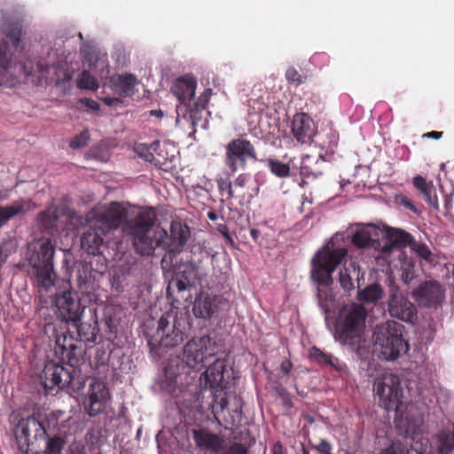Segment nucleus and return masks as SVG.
<instances>
[{"instance_id":"obj_1","label":"nucleus","mask_w":454,"mask_h":454,"mask_svg":"<svg viewBox=\"0 0 454 454\" xmlns=\"http://www.w3.org/2000/svg\"><path fill=\"white\" fill-rule=\"evenodd\" d=\"M121 231L141 255L152 254L156 247L171 254L180 253L191 235L189 227L180 222L171 223L168 235L163 228L155 224V214L151 210H140L129 216L121 225Z\"/></svg>"},{"instance_id":"obj_2","label":"nucleus","mask_w":454,"mask_h":454,"mask_svg":"<svg viewBox=\"0 0 454 454\" xmlns=\"http://www.w3.org/2000/svg\"><path fill=\"white\" fill-rule=\"evenodd\" d=\"M373 391L379 397V403L386 411L394 410L396 428L408 435L416 434L423 424V417L419 409L403 401V390L399 377L393 373H385L378 377Z\"/></svg>"},{"instance_id":"obj_3","label":"nucleus","mask_w":454,"mask_h":454,"mask_svg":"<svg viewBox=\"0 0 454 454\" xmlns=\"http://www.w3.org/2000/svg\"><path fill=\"white\" fill-rule=\"evenodd\" d=\"M127 219L125 207L118 202L95 206L88 213L87 225L81 237L82 247L89 254H96L105 238Z\"/></svg>"},{"instance_id":"obj_4","label":"nucleus","mask_w":454,"mask_h":454,"mask_svg":"<svg viewBox=\"0 0 454 454\" xmlns=\"http://www.w3.org/2000/svg\"><path fill=\"white\" fill-rule=\"evenodd\" d=\"M215 343L208 337L203 336L192 339L184 347V359L170 358L164 370V380L161 387L168 393L173 394L179 384H182V375L189 368L200 369L205 362L214 356Z\"/></svg>"},{"instance_id":"obj_5","label":"nucleus","mask_w":454,"mask_h":454,"mask_svg":"<svg viewBox=\"0 0 454 454\" xmlns=\"http://www.w3.org/2000/svg\"><path fill=\"white\" fill-rule=\"evenodd\" d=\"M346 255V249L338 248L331 250V248L326 246L312 259V278L319 285L323 286L318 288V305L325 311L332 309L334 301V297L328 289V286L333 282L332 273Z\"/></svg>"},{"instance_id":"obj_6","label":"nucleus","mask_w":454,"mask_h":454,"mask_svg":"<svg viewBox=\"0 0 454 454\" xmlns=\"http://www.w3.org/2000/svg\"><path fill=\"white\" fill-rule=\"evenodd\" d=\"M55 244L50 239L42 238L28 244L26 258L31 266L36 286L49 291L55 283L56 273L53 266Z\"/></svg>"},{"instance_id":"obj_7","label":"nucleus","mask_w":454,"mask_h":454,"mask_svg":"<svg viewBox=\"0 0 454 454\" xmlns=\"http://www.w3.org/2000/svg\"><path fill=\"white\" fill-rule=\"evenodd\" d=\"M367 310L363 304L349 303L338 314L334 337L343 345L354 346L361 339L365 327Z\"/></svg>"},{"instance_id":"obj_8","label":"nucleus","mask_w":454,"mask_h":454,"mask_svg":"<svg viewBox=\"0 0 454 454\" xmlns=\"http://www.w3.org/2000/svg\"><path fill=\"white\" fill-rule=\"evenodd\" d=\"M403 325L395 321L388 320L377 325L373 330L372 340L380 348L382 357L386 360H395L402 352L408 349L403 340Z\"/></svg>"},{"instance_id":"obj_9","label":"nucleus","mask_w":454,"mask_h":454,"mask_svg":"<svg viewBox=\"0 0 454 454\" xmlns=\"http://www.w3.org/2000/svg\"><path fill=\"white\" fill-rule=\"evenodd\" d=\"M56 312L58 317L66 322H73L80 336H84L86 340H93L95 338V326L87 325L81 322L82 309L75 295L70 291H64L56 295Z\"/></svg>"},{"instance_id":"obj_10","label":"nucleus","mask_w":454,"mask_h":454,"mask_svg":"<svg viewBox=\"0 0 454 454\" xmlns=\"http://www.w3.org/2000/svg\"><path fill=\"white\" fill-rule=\"evenodd\" d=\"M76 374L75 369L70 371L62 364L51 361L45 364L40 380L46 389H52L56 386L59 388L70 387L73 389H80L82 383Z\"/></svg>"},{"instance_id":"obj_11","label":"nucleus","mask_w":454,"mask_h":454,"mask_svg":"<svg viewBox=\"0 0 454 454\" xmlns=\"http://www.w3.org/2000/svg\"><path fill=\"white\" fill-rule=\"evenodd\" d=\"M14 435L20 451L25 454H37L32 447L37 441L44 440L46 430L35 417H28L20 420L14 428Z\"/></svg>"},{"instance_id":"obj_12","label":"nucleus","mask_w":454,"mask_h":454,"mask_svg":"<svg viewBox=\"0 0 454 454\" xmlns=\"http://www.w3.org/2000/svg\"><path fill=\"white\" fill-rule=\"evenodd\" d=\"M387 307V312L392 317L410 323L417 318L416 306L394 282H391L388 286Z\"/></svg>"},{"instance_id":"obj_13","label":"nucleus","mask_w":454,"mask_h":454,"mask_svg":"<svg viewBox=\"0 0 454 454\" xmlns=\"http://www.w3.org/2000/svg\"><path fill=\"white\" fill-rule=\"evenodd\" d=\"M184 320L176 316L167 315L158 321L157 337L162 347L172 348L184 340Z\"/></svg>"},{"instance_id":"obj_14","label":"nucleus","mask_w":454,"mask_h":454,"mask_svg":"<svg viewBox=\"0 0 454 454\" xmlns=\"http://www.w3.org/2000/svg\"><path fill=\"white\" fill-rule=\"evenodd\" d=\"M446 289L437 280H427L419 284L411 295L420 307L437 308L445 299Z\"/></svg>"},{"instance_id":"obj_15","label":"nucleus","mask_w":454,"mask_h":454,"mask_svg":"<svg viewBox=\"0 0 454 454\" xmlns=\"http://www.w3.org/2000/svg\"><path fill=\"white\" fill-rule=\"evenodd\" d=\"M248 159H255L253 145L245 139H234L226 146L225 164L232 173L244 168Z\"/></svg>"},{"instance_id":"obj_16","label":"nucleus","mask_w":454,"mask_h":454,"mask_svg":"<svg viewBox=\"0 0 454 454\" xmlns=\"http://www.w3.org/2000/svg\"><path fill=\"white\" fill-rule=\"evenodd\" d=\"M89 388L83 399V405L90 416L102 412L109 400V392L102 381L96 379L89 380Z\"/></svg>"},{"instance_id":"obj_17","label":"nucleus","mask_w":454,"mask_h":454,"mask_svg":"<svg viewBox=\"0 0 454 454\" xmlns=\"http://www.w3.org/2000/svg\"><path fill=\"white\" fill-rule=\"evenodd\" d=\"M292 133L298 142L309 143L316 134L312 119L304 113L295 114L292 121Z\"/></svg>"},{"instance_id":"obj_18","label":"nucleus","mask_w":454,"mask_h":454,"mask_svg":"<svg viewBox=\"0 0 454 454\" xmlns=\"http://www.w3.org/2000/svg\"><path fill=\"white\" fill-rule=\"evenodd\" d=\"M10 54L6 46L0 43V67L4 69L7 75H10L15 81H20L22 77L28 78L32 75V67L25 63H16L12 65L10 61Z\"/></svg>"},{"instance_id":"obj_19","label":"nucleus","mask_w":454,"mask_h":454,"mask_svg":"<svg viewBox=\"0 0 454 454\" xmlns=\"http://www.w3.org/2000/svg\"><path fill=\"white\" fill-rule=\"evenodd\" d=\"M227 372L225 361L223 359H216L207 367L205 372L201 374L200 380H204L205 385L211 388H225V374Z\"/></svg>"},{"instance_id":"obj_20","label":"nucleus","mask_w":454,"mask_h":454,"mask_svg":"<svg viewBox=\"0 0 454 454\" xmlns=\"http://www.w3.org/2000/svg\"><path fill=\"white\" fill-rule=\"evenodd\" d=\"M36 208V205L30 199H20L7 206L0 207V227L11 219L23 215Z\"/></svg>"},{"instance_id":"obj_21","label":"nucleus","mask_w":454,"mask_h":454,"mask_svg":"<svg viewBox=\"0 0 454 454\" xmlns=\"http://www.w3.org/2000/svg\"><path fill=\"white\" fill-rule=\"evenodd\" d=\"M221 302L220 297L200 294L193 302V314L196 317L209 318L217 312Z\"/></svg>"},{"instance_id":"obj_22","label":"nucleus","mask_w":454,"mask_h":454,"mask_svg":"<svg viewBox=\"0 0 454 454\" xmlns=\"http://www.w3.org/2000/svg\"><path fill=\"white\" fill-rule=\"evenodd\" d=\"M381 238L386 239L389 245H385L383 252L388 253L395 247L410 246L413 241L412 237L406 231L400 229L384 228L382 229Z\"/></svg>"},{"instance_id":"obj_23","label":"nucleus","mask_w":454,"mask_h":454,"mask_svg":"<svg viewBox=\"0 0 454 454\" xmlns=\"http://www.w3.org/2000/svg\"><path fill=\"white\" fill-rule=\"evenodd\" d=\"M111 89L120 96H131L137 84V77L132 74H114L110 77Z\"/></svg>"},{"instance_id":"obj_24","label":"nucleus","mask_w":454,"mask_h":454,"mask_svg":"<svg viewBox=\"0 0 454 454\" xmlns=\"http://www.w3.org/2000/svg\"><path fill=\"white\" fill-rule=\"evenodd\" d=\"M196 90V81L191 76L176 79L171 87L173 94L182 102L187 104L193 99Z\"/></svg>"},{"instance_id":"obj_25","label":"nucleus","mask_w":454,"mask_h":454,"mask_svg":"<svg viewBox=\"0 0 454 454\" xmlns=\"http://www.w3.org/2000/svg\"><path fill=\"white\" fill-rule=\"evenodd\" d=\"M192 437L200 448L215 452L223 449L224 441L207 430L194 429L192 430Z\"/></svg>"},{"instance_id":"obj_26","label":"nucleus","mask_w":454,"mask_h":454,"mask_svg":"<svg viewBox=\"0 0 454 454\" xmlns=\"http://www.w3.org/2000/svg\"><path fill=\"white\" fill-rule=\"evenodd\" d=\"M381 232L382 229L373 224H369L357 231L354 234L352 241L360 248L373 246V243L379 241L381 238Z\"/></svg>"},{"instance_id":"obj_27","label":"nucleus","mask_w":454,"mask_h":454,"mask_svg":"<svg viewBox=\"0 0 454 454\" xmlns=\"http://www.w3.org/2000/svg\"><path fill=\"white\" fill-rule=\"evenodd\" d=\"M360 278H363V275L360 273L359 266L356 263H350L340 271L339 280L345 291H350L355 287L354 279L359 283Z\"/></svg>"},{"instance_id":"obj_28","label":"nucleus","mask_w":454,"mask_h":454,"mask_svg":"<svg viewBox=\"0 0 454 454\" xmlns=\"http://www.w3.org/2000/svg\"><path fill=\"white\" fill-rule=\"evenodd\" d=\"M385 295V291L380 285L372 283L358 292V300L364 303H377Z\"/></svg>"},{"instance_id":"obj_29","label":"nucleus","mask_w":454,"mask_h":454,"mask_svg":"<svg viewBox=\"0 0 454 454\" xmlns=\"http://www.w3.org/2000/svg\"><path fill=\"white\" fill-rule=\"evenodd\" d=\"M59 214L61 215L60 208L53 204L51 205L38 215L39 224L46 230L57 228Z\"/></svg>"},{"instance_id":"obj_30","label":"nucleus","mask_w":454,"mask_h":454,"mask_svg":"<svg viewBox=\"0 0 454 454\" xmlns=\"http://www.w3.org/2000/svg\"><path fill=\"white\" fill-rule=\"evenodd\" d=\"M61 215L66 217L68 230H78L80 228H85L88 221V215L83 217L78 215L74 209L67 206H62L60 207Z\"/></svg>"},{"instance_id":"obj_31","label":"nucleus","mask_w":454,"mask_h":454,"mask_svg":"<svg viewBox=\"0 0 454 454\" xmlns=\"http://www.w3.org/2000/svg\"><path fill=\"white\" fill-rule=\"evenodd\" d=\"M323 163L321 155H306L302 158L301 168L303 174L317 176L321 174Z\"/></svg>"},{"instance_id":"obj_32","label":"nucleus","mask_w":454,"mask_h":454,"mask_svg":"<svg viewBox=\"0 0 454 454\" xmlns=\"http://www.w3.org/2000/svg\"><path fill=\"white\" fill-rule=\"evenodd\" d=\"M36 72L39 73L36 82L38 84L51 82L59 84L60 82V78L55 77V74L58 73V68L54 66H47L38 63L36 65Z\"/></svg>"},{"instance_id":"obj_33","label":"nucleus","mask_w":454,"mask_h":454,"mask_svg":"<svg viewBox=\"0 0 454 454\" xmlns=\"http://www.w3.org/2000/svg\"><path fill=\"white\" fill-rule=\"evenodd\" d=\"M242 406L243 402L241 398L236 395H229L221 402L222 410H228L229 411H232V419L240 421L242 418Z\"/></svg>"},{"instance_id":"obj_34","label":"nucleus","mask_w":454,"mask_h":454,"mask_svg":"<svg viewBox=\"0 0 454 454\" xmlns=\"http://www.w3.org/2000/svg\"><path fill=\"white\" fill-rule=\"evenodd\" d=\"M80 52L82 56V61L87 63L90 68L97 66L102 56L98 48L90 43H83Z\"/></svg>"},{"instance_id":"obj_35","label":"nucleus","mask_w":454,"mask_h":454,"mask_svg":"<svg viewBox=\"0 0 454 454\" xmlns=\"http://www.w3.org/2000/svg\"><path fill=\"white\" fill-rule=\"evenodd\" d=\"M160 148L159 141L153 142L150 145L140 144L136 146L135 151L137 155L143 158L145 160L154 163L155 165L160 164V160L155 157L154 153Z\"/></svg>"},{"instance_id":"obj_36","label":"nucleus","mask_w":454,"mask_h":454,"mask_svg":"<svg viewBox=\"0 0 454 454\" xmlns=\"http://www.w3.org/2000/svg\"><path fill=\"white\" fill-rule=\"evenodd\" d=\"M1 28L3 33L12 40L13 45L18 48L22 36L21 26L16 22L4 21Z\"/></svg>"},{"instance_id":"obj_37","label":"nucleus","mask_w":454,"mask_h":454,"mask_svg":"<svg viewBox=\"0 0 454 454\" xmlns=\"http://www.w3.org/2000/svg\"><path fill=\"white\" fill-rule=\"evenodd\" d=\"M413 184L422 192L431 205H434L436 203V199L434 194V189L431 183H427L422 176H419L413 178Z\"/></svg>"},{"instance_id":"obj_38","label":"nucleus","mask_w":454,"mask_h":454,"mask_svg":"<svg viewBox=\"0 0 454 454\" xmlns=\"http://www.w3.org/2000/svg\"><path fill=\"white\" fill-rule=\"evenodd\" d=\"M438 452L450 454L454 450V430L443 431L438 435Z\"/></svg>"},{"instance_id":"obj_39","label":"nucleus","mask_w":454,"mask_h":454,"mask_svg":"<svg viewBox=\"0 0 454 454\" xmlns=\"http://www.w3.org/2000/svg\"><path fill=\"white\" fill-rule=\"evenodd\" d=\"M76 83L79 88L84 90H97L98 89L96 78L85 70L78 75Z\"/></svg>"},{"instance_id":"obj_40","label":"nucleus","mask_w":454,"mask_h":454,"mask_svg":"<svg viewBox=\"0 0 454 454\" xmlns=\"http://www.w3.org/2000/svg\"><path fill=\"white\" fill-rule=\"evenodd\" d=\"M76 350V344L74 343L72 338H69L68 348L65 351L64 356H62V359L68 361L69 366L67 369L70 371L75 369L74 366L79 361L80 353H77Z\"/></svg>"},{"instance_id":"obj_41","label":"nucleus","mask_w":454,"mask_h":454,"mask_svg":"<svg viewBox=\"0 0 454 454\" xmlns=\"http://www.w3.org/2000/svg\"><path fill=\"white\" fill-rule=\"evenodd\" d=\"M196 271L195 268L192 264L185 263L178 267L176 276L182 278L183 279H187L190 285H193V279L195 278Z\"/></svg>"},{"instance_id":"obj_42","label":"nucleus","mask_w":454,"mask_h":454,"mask_svg":"<svg viewBox=\"0 0 454 454\" xmlns=\"http://www.w3.org/2000/svg\"><path fill=\"white\" fill-rule=\"evenodd\" d=\"M310 356L321 364L334 366V358L332 355L325 354L317 348H312L310 350Z\"/></svg>"},{"instance_id":"obj_43","label":"nucleus","mask_w":454,"mask_h":454,"mask_svg":"<svg viewBox=\"0 0 454 454\" xmlns=\"http://www.w3.org/2000/svg\"><path fill=\"white\" fill-rule=\"evenodd\" d=\"M191 286L192 285L189 284L187 279H183L180 276H175V278L169 281L167 292L169 294L171 290L176 289L180 293Z\"/></svg>"},{"instance_id":"obj_44","label":"nucleus","mask_w":454,"mask_h":454,"mask_svg":"<svg viewBox=\"0 0 454 454\" xmlns=\"http://www.w3.org/2000/svg\"><path fill=\"white\" fill-rule=\"evenodd\" d=\"M65 442L60 437H53L47 442L45 450L50 454H61Z\"/></svg>"},{"instance_id":"obj_45","label":"nucleus","mask_w":454,"mask_h":454,"mask_svg":"<svg viewBox=\"0 0 454 454\" xmlns=\"http://www.w3.org/2000/svg\"><path fill=\"white\" fill-rule=\"evenodd\" d=\"M90 139V134L87 129L82 130L78 136L74 137L70 142V146L74 149L84 147Z\"/></svg>"},{"instance_id":"obj_46","label":"nucleus","mask_w":454,"mask_h":454,"mask_svg":"<svg viewBox=\"0 0 454 454\" xmlns=\"http://www.w3.org/2000/svg\"><path fill=\"white\" fill-rule=\"evenodd\" d=\"M271 171L279 177H286L289 176L290 168L287 164L278 161H270Z\"/></svg>"},{"instance_id":"obj_47","label":"nucleus","mask_w":454,"mask_h":454,"mask_svg":"<svg viewBox=\"0 0 454 454\" xmlns=\"http://www.w3.org/2000/svg\"><path fill=\"white\" fill-rule=\"evenodd\" d=\"M411 247L413 251H415L421 258L429 260L431 256V251L428 247L423 243H419L416 241H412L411 244Z\"/></svg>"},{"instance_id":"obj_48","label":"nucleus","mask_w":454,"mask_h":454,"mask_svg":"<svg viewBox=\"0 0 454 454\" xmlns=\"http://www.w3.org/2000/svg\"><path fill=\"white\" fill-rule=\"evenodd\" d=\"M69 338L71 336H59L56 339V352H60L61 356H64L65 351L68 348Z\"/></svg>"},{"instance_id":"obj_49","label":"nucleus","mask_w":454,"mask_h":454,"mask_svg":"<svg viewBox=\"0 0 454 454\" xmlns=\"http://www.w3.org/2000/svg\"><path fill=\"white\" fill-rule=\"evenodd\" d=\"M77 285L79 291L82 294H90L93 290L92 283L83 278L80 272L77 278Z\"/></svg>"},{"instance_id":"obj_50","label":"nucleus","mask_w":454,"mask_h":454,"mask_svg":"<svg viewBox=\"0 0 454 454\" xmlns=\"http://www.w3.org/2000/svg\"><path fill=\"white\" fill-rule=\"evenodd\" d=\"M380 454H405V447L399 442H393Z\"/></svg>"},{"instance_id":"obj_51","label":"nucleus","mask_w":454,"mask_h":454,"mask_svg":"<svg viewBox=\"0 0 454 454\" xmlns=\"http://www.w3.org/2000/svg\"><path fill=\"white\" fill-rule=\"evenodd\" d=\"M217 184H218L219 190L222 192L224 191L226 192L227 198H232L234 196V192H233V190L231 187V183L230 181L220 178L217 180Z\"/></svg>"},{"instance_id":"obj_52","label":"nucleus","mask_w":454,"mask_h":454,"mask_svg":"<svg viewBox=\"0 0 454 454\" xmlns=\"http://www.w3.org/2000/svg\"><path fill=\"white\" fill-rule=\"evenodd\" d=\"M317 450L323 454H331L332 446L325 441L321 440L320 442L316 446Z\"/></svg>"},{"instance_id":"obj_53","label":"nucleus","mask_w":454,"mask_h":454,"mask_svg":"<svg viewBox=\"0 0 454 454\" xmlns=\"http://www.w3.org/2000/svg\"><path fill=\"white\" fill-rule=\"evenodd\" d=\"M211 93H212L211 89L206 90L203 92V94L200 97L199 101L196 102L195 104L198 106H200V107L204 108L206 106V105L207 104V102H208V99H209V97H210Z\"/></svg>"},{"instance_id":"obj_54","label":"nucleus","mask_w":454,"mask_h":454,"mask_svg":"<svg viewBox=\"0 0 454 454\" xmlns=\"http://www.w3.org/2000/svg\"><path fill=\"white\" fill-rule=\"evenodd\" d=\"M227 454H247V449L240 443L233 444Z\"/></svg>"},{"instance_id":"obj_55","label":"nucleus","mask_w":454,"mask_h":454,"mask_svg":"<svg viewBox=\"0 0 454 454\" xmlns=\"http://www.w3.org/2000/svg\"><path fill=\"white\" fill-rule=\"evenodd\" d=\"M405 454H429L426 450H422L421 445L418 446V442L415 443L410 450L405 449Z\"/></svg>"},{"instance_id":"obj_56","label":"nucleus","mask_w":454,"mask_h":454,"mask_svg":"<svg viewBox=\"0 0 454 454\" xmlns=\"http://www.w3.org/2000/svg\"><path fill=\"white\" fill-rule=\"evenodd\" d=\"M286 78L288 79V81L300 82V75H299L298 72L294 68H289L286 71Z\"/></svg>"},{"instance_id":"obj_57","label":"nucleus","mask_w":454,"mask_h":454,"mask_svg":"<svg viewBox=\"0 0 454 454\" xmlns=\"http://www.w3.org/2000/svg\"><path fill=\"white\" fill-rule=\"evenodd\" d=\"M82 102L84 103L89 108H90L92 110L99 109V104L92 99L84 98V99H82Z\"/></svg>"},{"instance_id":"obj_58","label":"nucleus","mask_w":454,"mask_h":454,"mask_svg":"<svg viewBox=\"0 0 454 454\" xmlns=\"http://www.w3.org/2000/svg\"><path fill=\"white\" fill-rule=\"evenodd\" d=\"M292 369V363L288 360H284L280 364V370L285 374L289 373Z\"/></svg>"},{"instance_id":"obj_59","label":"nucleus","mask_w":454,"mask_h":454,"mask_svg":"<svg viewBox=\"0 0 454 454\" xmlns=\"http://www.w3.org/2000/svg\"><path fill=\"white\" fill-rule=\"evenodd\" d=\"M413 278V275L411 274L407 270H403L402 273V279L405 284H409Z\"/></svg>"},{"instance_id":"obj_60","label":"nucleus","mask_w":454,"mask_h":454,"mask_svg":"<svg viewBox=\"0 0 454 454\" xmlns=\"http://www.w3.org/2000/svg\"><path fill=\"white\" fill-rule=\"evenodd\" d=\"M71 453L70 454H84L83 448L79 444H73L70 447Z\"/></svg>"},{"instance_id":"obj_61","label":"nucleus","mask_w":454,"mask_h":454,"mask_svg":"<svg viewBox=\"0 0 454 454\" xmlns=\"http://www.w3.org/2000/svg\"><path fill=\"white\" fill-rule=\"evenodd\" d=\"M246 184V178L244 176L239 175L234 181V184L240 188L244 187Z\"/></svg>"},{"instance_id":"obj_62","label":"nucleus","mask_w":454,"mask_h":454,"mask_svg":"<svg viewBox=\"0 0 454 454\" xmlns=\"http://www.w3.org/2000/svg\"><path fill=\"white\" fill-rule=\"evenodd\" d=\"M442 132L431 131V132L425 134L424 136L427 137L440 138L442 137Z\"/></svg>"},{"instance_id":"obj_63","label":"nucleus","mask_w":454,"mask_h":454,"mask_svg":"<svg viewBox=\"0 0 454 454\" xmlns=\"http://www.w3.org/2000/svg\"><path fill=\"white\" fill-rule=\"evenodd\" d=\"M273 454H283V447L279 443H276L273 447Z\"/></svg>"},{"instance_id":"obj_64","label":"nucleus","mask_w":454,"mask_h":454,"mask_svg":"<svg viewBox=\"0 0 454 454\" xmlns=\"http://www.w3.org/2000/svg\"><path fill=\"white\" fill-rule=\"evenodd\" d=\"M151 115H155L157 117L162 116V112L160 110H153L151 111Z\"/></svg>"}]
</instances>
